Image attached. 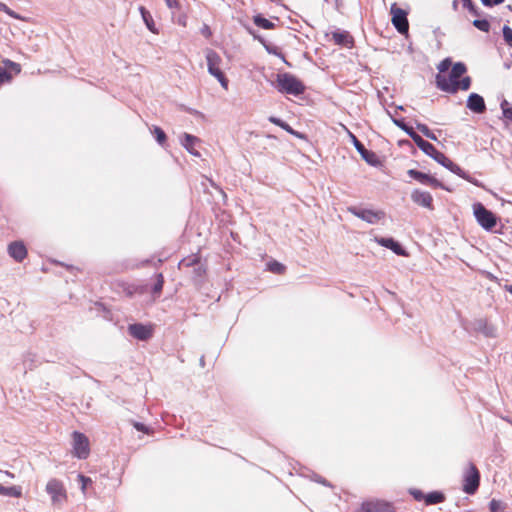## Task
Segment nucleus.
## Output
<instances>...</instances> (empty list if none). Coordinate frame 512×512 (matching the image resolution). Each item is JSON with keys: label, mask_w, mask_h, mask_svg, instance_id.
<instances>
[{"label": "nucleus", "mask_w": 512, "mask_h": 512, "mask_svg": "<svg viewBox=\"0 0 512 512\" xmlns=\"http://www.w3.org/2000/svg\"><path fill=\"white\" fill-rule=\"evenodd\" d=\"M416 128L424 135L426 136L427 138L433 140V141H437V137L436 135L429 129V127L426 125V124H423V123H420V122H417L416 123Z\"/></svg>", "instance_id": "obj_28"}, {"label": "nucleus", "mask_w": 512, "mask_h": 512, "mask_svg": "<svg viewBox=\"0 0 512 512\" xmlns=\"http://www.w3.org/2000/svg\"><path fill=\"white\" fill-rule=\"evenodd\" d=\"M163 284H164V278H163V275L160 273L157 275V281L152 287V293L156 294V295L160 294L163 289Z\"/></svg>", "instance_id": "obj_34"}, {"label": "nucleus", "mask_w": 512, "mask_h": 512, "mask_svg": "<svg viewBox=\"0 0 512 512\" xmlns=\"http://www.w3.org/2000/svg\"><path fill=\"white\" fill-rule=\"evenodd\" d=\"M253 22L256 26L263 28V29H273L275 27V24L271 22L270 20L264 18L262 15L258 14L253 17Z\"/></svg>", "instance_id": "obj_27"}, {"label": "nucleus", "mask_w": 512, "mask_h": 512, "mask_svg": "<svg viewBox=\"0 0 512 512\" xmlns=\"http://www.w3.org/2000/svg\"><path fill=\"white\" fill-rule=\"evenodd\" d=\"M473 25L482 32H488L490 30V23L486 19H476L473 21Z\"/></svg>", "instance_id": "obj_31"}, {"label": "nucleus", "mask_w": 512, "mask_h": 512, "mask_svg": "<svg viewBox=\"0 0 512 512\" xmlns=\"http://www.w3.org/2000/svg\"><path fill=\"white\" fill-rule=\"evenodd\" d=\"M409 136L411 137V139L415 142V144L418 146V148L420 150H422L424 153L427 151V150H431L432 149V144L426 140H424L419 134H417L414 130L411 131V133L409 134Z\"/></svg>", "instance_id": "obj_23"}, {"label": "nucleus", "mask_w": 512, "mask_h": 512, "mask_svg": "<svg viewBox=\"0 0 512 512\" xmlns=\"http://www.w3.org/2000/svg\"><path fill=\"white\" fill-rule=\"evenodd\" d=\"M46 492L54 506H60L66 501V490L58 479H50L46 485Z\"/></svg>", "instance_id": "obj_7"}, {"label": "nucleus", "mask_w": 512, "mask_h": 512, "mask_svg": "<svg viewBox=\"0 0 512 512\" xmlns=\"http://www.w3.org/2000/svg\"><path fill=\"white\" fill-rule=\"evenodd\" d=\"M502 32H503L504 41L506 42V44L508 46L512 47V28L505 25L502 28Z\"/></svg>", "instance_id": "obj_36"}, {"label": "nucleus", "mask_w": 512, "mask_h": 512, "mask_svg": "<svg viewBox=\"0 0 512 512\" xmlns=\"http://www.w3.org/2000/svg\"><path fill=\"white\" fill-rule=\"evenodd\" d=\"M73 455L79 459H86L90 454L89 439L81 432L72 434Z\"/></svg>", "instance_id": "obj_8"}, {"label": "nucleus", "mask_w": 512, "mask_h": 512, "mask_svg": "<svg viewBox=\"0 0 512 512\" xmlns=\"http://www.w3.org/2000/svg\"><path fill=\"white\" fill-rule=\"evenodd\" d=\"M153 135L155 136L156 141L163 146L166 142L167 136L166 133L158 126H154L152 130Z\"/></svg>", "instance_id": "obj_29"}, {"label": "nucleus", "mask_w": 512, "mask_h": 512, "mask_svg": "<svg viewBox=\"0 0 512 512\" xmlns=\"http://www.w3.org/2000/svg\"><path fill=\"white\" fill-rule=\"evenodd\" d=\"M4 64L6 67H9L12 71H14L15 74H18L21 71V66L11 60H4Z\"/></svg>", "instance_id": "obj_40"}, {"label": "nucleus", "mask_w": 512, "mask_h": 512, "mask_svg": "<svg viewBox=\"0 0 512 512\" xmlns=\"http://www.w3.org/2000/svg\"><path fill=\"white\" fill-rule=\"evenodd\" d=\"M332 39L335 44L345 47H352L354 40L347 31H336L332 33Z\"/></svg>", "instance_id": "obj_20"}, {"label": "nucleus", "mask_w": 512, "mask_h": 512, "mask_svg": "<svg viewBox=\"0 0 512 512\" xmlns=\"http://www.w3.org/2000/svg\"><path fill=\"white\" fill-rule=\"evenodd\" d=\"M268 120H269L271 123H273V124H275V125H277V126L281 127L282 129H284V130H285V131H287L288 133H290V134H292V135H295V136H297V137H299V138H301V137H302V135H301L300 133L296 132V131H295V130H294V129L289 125V124H287L285 121L281 120L280 118H277V117H275V116H270V117L268 118Z\"/></svg>", "instance_id": "obj_24"}, {"label": "nucleus", "mask_w": 512, "mask_h": 512, "mask_svg": "<svg viewBox=\"0 0 512 512\" xmlns=\"http://www.w3.org/2000/svg\"><path fill=\"white\" fill-rule=\"evenodd\" d=\"M473 213L478 224L485 230L491 231L497 224L496 215L488 210L482 203L473 205Z\"/></svg>", "instance_id": "obj_6"}, {"label": "nucleus", "mask_w": 512, "mask_h": 512, "mask_svg": "<svg viewBox=\"0 0 512 512\" xmlns=\"http://www.w3.org/2000/svg\"><path fill=\"white\" fill-rule=\"evenodd\" d=\"M275 87L280 93L298 96L305 91L303 83L290 73L277 74Z\"/></svg>", "instance_id": "obj_3"}, {"label": "nucleus", "mask_w": 512, "mask_h": 512, "mask_svg": "<svg viewBox=\"0 0 512 512\" xmlns=\"http://www.w3.org/2000/svg\"><path fill=\"white\" fill-rule=\"evenodd\" d=\"M467 108L477 114L484 113L486 111L484 98L477 93H471L467 99Z\"/></svg>", "instance_id": "obj_17"}, {"label": "nucleus", "mask_w": 512, "mask_h": 512, "mask_svg": "<svg viewBox=\"0 0 512 512\" xmlns=\"http://www.w3.org/2000/svg\"><path fill=\"white\" fill-rule=\"evenodd\" d=\"M503 2H504V0H492V6L493 5H499V4L503 3Z\"/></svg>", "instance_id": "obj_52"}, {"label": "nucleus", "mask_w": 512, "mask_h": 512, "mask_svg": "<svg viewBox=\"0 0 512 512\" xmlns=\"http://www.w3.org/2000/svg\"><path fill=\"white\" fill-rule=\"evenodd\" d=\"M4 473H5V475H7L8 477H10V478H14V474H13V473H11V472H9V471H5Z\"/></svg>", "instance_id": "obj_55"}, {"label": "nucleus", "mask_w": 512, "mask_h": 512, "mask_svg": "<svg viewBox=\"0 0 512 512\" xmlns=\"http://www.w3.org/2000/svg\"><path fill=\"white\" fill-rule=\"evenodd\" d=\"M7 251L9 256L19 263L27 257V248L22 241L11 242Z\"/></svg>", "instance_id": "obj_14"}, {"label": "nucleus", "mask_w": 512, "mask_h": 512, "mask_svg": "<svg viewBox=\"0 0 512 512\" xmlns=\"http://www.w3.org/2000/svg\"><path fill=\"white\" fill-rule=\"evenodd\" d=\"M411 199L419 206L433 209V198L429 192L416 189L411 193Z\"/></svg>", "instance_id": "obj_16"}, {"label": "nucleus", "mask_w": 512, "mask_h": 512, "mask_svg": "<svg viewBox=\"0 0 512 512\" xmlns=\"http://www.w3.org/2000/svg\"><path fill=\"white\" fill-rule=\"evenodd\" d=\"M482 4L486 7L492 6V0H481Z\"/></svg>", "instance_id": "obj_51"}, {"label": "nucleus", "mask_w": 512, "mask_h": 512, "mask_svg": "<svg viewBox=\"0 0 512 512\" xmlns=\"http://www.w3.org/2000/svg\"><path fill=\"white\" fill-rule=\"evenodd\" d=\"M0 11H4V12H6L8 15H10V16H12V17H14V18H18V16H17V15H15V13H14L12 10H10V9L7 7V5H6V4H4V3H2V2H0Z\"/></svg>", "instance_id": "obj_47"}, {"label": "nucleus", "mask_w": 512, "mask_h": 512, "mask_svg": "<svg viewBox=\"0 0 512 512\" xmlns=\"http://www.w3.org/2000/svg\"><path fill=\"white\" fill-rule=\"evenodd\" d=\"M505 290L512 294V285H506Z\"/></svg>", "instance_id": "obj_53"}, {"label": "nucleus", "mask_w": 512, "mask_h": 512, "mask_svg": "<svg viewBox=\"0 0 512 512\" xmlns=\"http://www.w3.org/2000/svg\"><path fill=\"white\" fill-rule=\"evenodd\" d=\"M410 494L413 496V498L417 501H421V500H424L425 501V496L424 493L421 491V490H418V489H412L410 490Z\"/></svg>", "instance_id": "obj_44"}, {"label": "nucleus", "mask_w": 512, "mask_h": 512, "mask_svg": "<svg viewBox=\"0 0 512 512\" xmlns=\"http://www.w3.org/2000/svg\"><path fill=\"white\" fill-rule=\"evenodd\" d=\"M168 8L170 9H179L180 3L178 0H164Z\"/></svg>", "instance_id": "obj_46"}, {"label": "nucleus", "mask_w": 512, "mask_h": 512, "mask_svg": "<svg viewBox=\"0 0 512 512\" xmlns=\"http://www.w3.org/2000/svg\"><path fill=\"white\" fill-rule=\"evenodd\" d=\"M452 6H453V9L456 10L457 7H458V1L454 0L453 3H452Z\"/></svg>", "instance_id": "obj_54"}, {"label": "nucleus", "mask_w": 512, "mask_h": 512, "mask_svg": "<svg viewBox=\"0 0 512 512\" xmlns=\"http://www.w3.org/2000/svg\"><path fill=\"white\" fill-rule=\"evenodd\" d=\"M467 68L464 63L457 62L453 65L449 77L445 75L437 74L436 75V86L441 91L447 93H456L458 91V87L455 86V83L459 80V78L466 72Z\"/></svg>", "instance_id": "obj_2"}, {"label": "nucleus", "mask_w": 512, "mask_h": 512, "mask_svg": "<svg viewBox=\"0 0 512 512\" xmlns=\"http://www.w3.org/2000/svg\"><path fill=\"white\" fill-rule=\"evenodd\" d=\"M200 32L205 38H210L212 36V31L207 24L202 26Z\"/></svg>", "instance_id": "obj_45"}, {"label": "nucleus", "mask_w": 512, "mask_h": 512, "mask_svg": "<svg viewBox=\"0 0 512 512\" xmlns=\"http://www.w3.org/2000/svg\"><path fill=\"white\" fill-rule=\"evenodd\" d=\"M0 495L19 498L22 496V488L20 486L5 487L0 484Z\"/></svg>", "instance_id": "obj_25"}, {"label": "nucleus", "mask_w": 512, "mask_h": 512, "mask_svg": "<svg viewBox=\"0 0 512 512\" xmlns=\"http://www.w3.org/2000/svg\"><path fill=\"white\" fill-rule=\"evenodd\" d=\"M376 241H377V243L379 245L392 250L395 254H397L399 256L406 255L405 250L403 249V247L397 241H395L391 237H389V238H384V237L377 238Z\"/></svg>", "instance_id": "obj_19"}, {"label": "nucleus", "mask_w": 512, "mask_h": 512, "mask_svg": "<svg viewBox=\"0 0 512 512\" xmlns=\"http://www.w3.org/2000/svg\"><path fill=\"white\" fill-rule=\"evenodd\" d=\"M351 138V141L357 150V152L361 155V157L371 166H378L380 164V160L377 154L373 151H370L365 148V146L358 140V138L351 133L348 132Z\"/></svg>", "instance_id": "obj_12"}, {"label": "nucleus", "mask_w": 512, "mask_h": 512, "mask_svg": "<svg viewBox=\"0 0 512 512\" xmlns=\"http://www.w3.org/2000/svg\"><path fill=\"white\" fill-rule=\"evenodd\" d=\"M392 24L400 34H407L409 30L408 13L397 7L396 3L391 5Z\"/></svg>", "instance_id": "obj_10"}, {"label": "nucleus", "mask_w": 512, "mask_h": 512, "mask_svg": "<svg viewBox=\"0 0 512 512\" xmlns=\"http://www.w3.org/2000/svg\"><path fill=\"white\" fill-rule=\"evenodd\" d=\"M264 48L267 51V53L275 55V56L281 58L285 63H287L283 53L279 50V48L277 46L272 45L270 43H264Z\"/></svg>", "instance_id": "obj_30"}, {"label": "nucleus", "mask_w": 512, "mask_h": 512, "mask_svg": "<svg viewBox=\"0 0 512 512\" xmlns=\"http://www.w3.org/2000/svg\"><path fill=\"white\" fill-rule=\"evenodd\" d=\"M268 267L271 272L278 273V274H281L285 270L284 265L277 261L269 263Z\"/></svg>", "instance_id": "obj_38"}, {"label": "nucleus", "mask_w": 512, "mask_h": 512, "mask_svg": "<svg viewBox=\"0 0 512 512\" xmlns=\"http://www.w3.org/2000/svg\"><path fill=\"white\" fill-rule=\"evenodd\" d=\"M253 37H254V39H257L263 46H264V43H267L265 41V39L263 37L259 36V35L253 34Z\"/></svg>", "instance_id": "obj_49"}, {"label": "nucleus", "mask_w": 512, "mask_h": 512, "mask_svg": "<svg viewBox=\"0 0 512 512\" xmlns=\"http://www.w3.org/2000/svg\"><path fill=\"white\" fill-rule=\"evenodd\" d=\"M426 155L430 156L437 163L451 171L452 173L458 175L459 177L473 183L478 186V181L473 180L470 176L457 164H455L452 160H450L444 153L438 151L435 146L432 144V149L427 150L425 152Z\"/></svg>", "instance_id": "obj_4"}, {"label": "nucleus", "mask_w": 512, "mask_h": 512, "mask_svg": "<svg viewBox=\"0 0 512 512\" xmlns=\"http://www.w3.org/2000/svg\"><path fill=\"white\" fill-rule=\"evenodd\" d=\"M503 419H504L506 422H508L510 425H512V420H511V419H509V418H507V417H505V418H503Z\"/></svg>", "instance_id": "obj_57"}, {"label": "nucleus", "mask_w": 512, "mask_h": 512, "mask_svg": "<svg viewBox=\"0 0 512 512\" xmlns=\"http://www.w3.org/2000/svg\"><path fill=\"white\" fill-rule=\"evenodd\" d=\"M205 54L209 74L214 76L219 81L223 88L227 89L228 79L225 77L224 73L221 70V56L213 49H207Z\"/></svg>", "instance_id": "obj_5"}, {"label": "nucleus", "mask_w": 512, "mask_h": 512, "mask_svg": "<svg viewBox=\"0 0 512 512\" xmlns=\"http://www.w3.org/2000/svg\"><path fill=\"white\" fill-rule=\"evenodd\" d=\"M463 6L469 10L475 16H479L478 8L473 4L472 0H462Z\"/></svg>", "instance_id": "obj_39"}, {"label": "nucleus", "mask_w": 512, "mask_h": 512, "mask_svg": "<svg viewBox=\"0 0 512 512\" xmlns=\"http://www.w3.org/2000/svg\"><path fill=\"white\" fill-rule=\"evenodd\" d=\"M505 105H507V101L504 100L502 103H501V108H502V111H503V116L509 120H512V108H506Z\"/></svg>", "instance_id": "obj_43"}, {"label": "nucleus", "mask_w": 512, "mask_h": 512, "mask_svg": "<svg viewBox=\"0 0 512 512\" xmlns=\"http://www.w3.org/2000/svg\"><path fill=\"white\" fill-rule=\"evenodd\" d=\"M178 267L180 270L186 271V273L191 276L194 284L201 285L204 282L206 267L201 262L198 255L193 254L183 258L179 262Z\"/></svg>", "instance_id": "obj_1"}, {"label": "nucleus", "mask_w": 512, "mask_h": 512, "mask_svg": "<svg viewBox=\"0 0 512 512\" xmlns=\"http://www.w3.org/2000/svg\"><path fill=\"white\" fill-rule=\"evenodd\" d=\"M129 334L140 341H146L152 337V329L141 323H135L128 326Z\"/></svg>", "instance_id": "obj_15"}, {"label": "nucleus", "mask_w": 512, "mask_h": 512, "mask_svg": "<svg viewBox=\"0 0 512 512\" xmlns=\"http://www.w3.org/2000/svg\"><path fill=\"white\" fill-rule=\"evenodd\" d=\"M475 329L486 337L494 338L497 336L495 326L489 324L486 320L479 319L475 322Z\"/></svg>", "instance_id": "obj_21"}, {"label": "nucleus", "mask_w": 512, "mask_h": 512, "mask_svg": "<svg viewBox=\"0 0 512 512\" xmlns=\"http://www.w3.org/2000/svg\"><path fill=\"white\" fill-rule=\"evenodd\" d=\"M318 482H320V483H322V484H324V485H329V484L326 482V480H324V479H319V480H318Z\"/></svg>", "instance_id": "obj_56"}, {"label": "nucleus", "mask_w": 512, "mask_h": 512, "mask_svg": "<svg viewBox=\"0 0 512 512\" xmlns=\"http://www.w3.org/2000/svg\"><path fill=\"white\" fill-rule=\"evenodd\" d=\"M392 122L397 126L399 127L400 129H402L404 132H406L408 135L411 133V131H413L414 129L410 126H408L404 119H398V118H394L392 117Z\"/></svg>", "instance_id": "obj_32"}, {"label": "nucleus", "mask_w": 512, "mask_h": 512, "mask_svg": "<svg viewBox=\"0 0 512 512\" xmlns=\"http://www.w3.org/2000/svg\"><path fill=\"white\" fill-rule=\"evenodd\" d=\"M451 65V60L449 58H446L440 62L438 65V70L440 73H443L449 69Z\"/></svg>", "instance_id": "obj_42"}, {"label": "nucleus", "mask_w": 512, "mask_h": 512, "mask_svg": "<svg viewBox=\"0 0 512 512\" xmlns=\"http://www.w3.org/2000/svg\"><path fill=\"white\" fill-rule=\"evenodd\" d=\"M455 86L458 87V90L466 91L471 86V78L469 76L463 77L455 83Z\"/></svg>", "instance_id": "obj_33"}, {"label": "nucleus", "mask_w": 512, "mask_h": 512, "mask_svg": "<svg viewBox=\"0 0 512 512\" xmlns=\"http://www.w3.org/2000/svg\"><path fill=\"white\" fill-rule=\"evenodd\" d=\"M133 426H134V428H135V429H137L138 431L145 432V433H147V432H148V428H147L143 423H140V422H134Z\"/></svg>", "instance_id": "obj_48"}, {"label": "nucleus", "mask_w": 512, "mask_h": 512, "mask_svg": "<svg viewBox=\"0 0 512 512\" xmlns=\"http://www.w3.org/2000/svg\"><path fill=\"white\" fill-rule=\"evenodd\" d=\"M11 78V74L5 68L0 67V85L10 81Z\"/></svg>", "instance_id": "obj_41"}, {"label": "nucleus", "mask_w": 512, "mask_h": 512, "mask_svg": "<svg viewBox=\"0 0 512 512\" xmlns=\"http://www.w3.org/2000/svg\"><path fill=\"white\" fill-rule=\"evenodd\" d=\"M489 507H490L491 512H505V508H506L505 505L501 501H498L495 499L491 500Z\"/></svg>", "instance_id": "obj_35"}, {"label": "nucleus", "mask_w": 512, "mask_h": 512, "mask_svg": "<svg viewBox=\"0 0 512 512\" xmlns=\"http://www.w3.org/2000/svg\"><path fill=\"white\" fill-rule=\"evenodd\" d=\"M253 37H254V39H257L263 46H264V43H267L265 41V39L263 37L259 36V35L253 34Z\"/></svg>", "instance_id": "obj_50"}, {"label": "nucleus", "mask_w": 512, "mask_h": 512, "mask_svg": "<svg viewBox=\"0 0 512 512\" xmlns=\"http://www.w3.org/2000/svg\"><path fill=\"white\" fill-rule=\"evenodd\" d=\"M139 11H140V14L142 16V19H143L146 27L152 33H157V30L155 28V23H154V20L152 18V15L150 14V12L145 7H143V6L139 7Z\"/></svg>", "instance_id": "obj_22"}, {"label": "nucleus", "mask_w": 512, "mask_h": 512, "mask_svg": "<svg viewBox=\"0 0 512 512\" xmlns=\"http://www.w3.org/2000/svg\"><path fill=\"white\" fill-rule=\"evenodd\" d=\"M77 478H78V483L81 485L82 492L85 493L87 487L92 484L91 478L86 477L82 474H79Z\"/></svg>", "instance_id": "obj_37"}, {"label": "nucleus", "mask_w": 512, "mask_h": 512, "mask_svg": "<svg viewBox=\"0 0 512 512\" xmlns=\"http://www.w3.org/2000/svg\"><path fill=\"white\" fill-rule=\"evenodd\" d=\"M480 483V473L475 465L470 464L464 475L463 491L467 494H474Z\"/></svg>", "instance_id": "obj_11"}, {"label": "nucleus", "mask_w": 512, "mask_h": 512, "mask_svg": "<svg viewBox=\"0 0 512 512\" xmlns=\"http://www.w3.org/2000/svg\"><path fill=\"white\" fill-rule=\"evenodd\" d=\"M347 211L351 213L352 215L356 216L357 218H360L361 220L369 223V224H375L378 221L382 220L385 217V213L381 210H371V209H364L356 206H349L347 208Z\"/></svg>", "instance_id": "obj_9"}, {"label": "nucleus", "mask_w": 512, "mask_h": 512, "mask_svg": "<svg viewBox=\"0 0 512 512\" xmlns=\"http://www.w3.org/2000/svg\"><path fill=\"white\" fill-rule=\"evenodd\" d=\"M445 500V495L439 491H433L425 496L426 505H435L442 503Z\"/></svg>", "instance_id": "obj_26"}, {"label": "nucleus", "mask_w": 512, "mask_h": 512, "mask_svg": "<svg viewBox=\"0 0 512 512\" xmlns=\"http://www.w3.org/2000/svg\"><path fill=\"white\" fill-rule=\"evenodd\" d=\"M200 142V139L188 133H184L181 139L182 146L193 156L200 157V152L196 150L195 146Z\"/></svg>", "instance_id": "obj_18"}, {"label": "nucleus", "mask_w": 512, "mask_h": 512, "mask_svg": "<svg viewBox=\"0 0 512 512\" xmlns=\"http://www.w3.org/2000/svg\"><path fill=\"white\" fill-rule=\"evenodd\" d=\"M407 173L411 178L420 182L421 184L428 185L433 188L446 189L444 187V185L439 180H437L435 177H433L429 174L423 173V172L415 170V169H410V170H408Z\"/></svg>", "instance_id": "obj_13"}]
</instances>
